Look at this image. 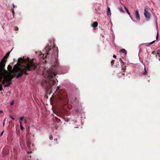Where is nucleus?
Returning <instances> with one entry per match:
<instances>
[{"label": "nucleus", "instance_id": "obj_1", "mask_svg": "<svg viewBox=\"0 0 160 160\" xmlns=\"http://www.w3.org/2000/svg\"><path fill=\"white\" fill-rule=\"evenodd\" d=\"M20 63H17L15 65L13 70V72H18L16 76V78L21 77L23 74L28 75V72L36 70L37 68L38 64L32 61H28L25 64L19 67Z\"/></svg>", "mask_w": 160, "mask_h": 160}, {"label": "nucleus", "instance_id": "obj_2", "mask_svg": "<svg viewBox=\"0 0 160 160\" xmlns=\"http://www.w3.org/2000/svg\"><path fill=\"white\" fill-rule=\"evenodd\" d=\"M42 74L47 78L45 81L42 82L41 84L42 86L46 89H48L49 87L55 85L56 82L55 77L56 74L49 69H45L43 71Z\"/></svg>", "mask_w": 160, "mask_h": 160}, {"label": "nucleus", "instance_id": "obj_3", "mask_svg": "<svg viewBox=\"0 0 160 160\" xmlns=\"http://www.w3.org/2000/svg\"><path fill=\"white\" fill-rule=\"evenodd\" d=\"M1 69L0 75H5L7 79H6L7 81L9 80L12 81V79L13 78L16 76L15 74H11V73H12V72H8V71L5 70V68Z\"/></svg>", "mask_w": 160, "mask_h": 160}, {"label": "nucleus", "instance_id": "obj_4", "mask_svg": "<svg viewBox=\"0 0 160 160\" xmlns=\"http://www.w3.org/2000/svg\"><path fill=\"white\" fill-rule=\"evenodd\" d=\"M45 50L46 51V55H45V58H46L49 54H51V52H52L51 57L52 58H53L54 56L56 55L57 54V48H56L55 47H52V49L50 47H46L45 48Z\"/></svg>", "mask_w": 160, "mask_h": 160}, {"label": "nucleus", "instance_id": "obj_5", "mask_svg": "<svg viewBox=\"0 0 160 160\" xmlns=\"http://www.w3.org/2000/svg\"><path fill=\"white\" fill-rule=\"evenodd\" d=\"M10 53V52H8L4 57L2 58L0 62V68H5L7 59Z\"/></svg>", "mask_w": 160, "mask_h": 160}, {"label": "nucleus", "instance_id": "obj_6", "mask_svg": "<svg viewBox=\"0 0 160 160\" xmlns=\"http://www.w3.org/2000/svg\"><path fill=\"white\" fill-rule=\"evenodd\" d=\"M148 8H145L144 9V14L147 20H148L150 19L151 15V13L148 12Z\"/></svg>", "mask_w": 160, "mask_h": 160}, {"label": "nucleus", "instance_id": "obj_7", "mask_svg": "<svg viewBox=\"0 0 160 160\" xmlns=\"http://www.w3.org/2000/svg\"><path fill=\"white\" fill-rule=\"evenodd\" d=\"M32 61L33 62H34L33 61V60H29V59H28V60H26L25 59H23L22 58H19L18 59L17 63H20V65L22 63V62H25V64H26V63L28 61Z\"/></svg>", "mask_w": 160, "mask_h": 160}, {"label": "nucleus", "instance_id": "obj_8", "mask_svg": "<svg viewBox=\"0 0 160 160\" xmlns=\"http://www.w3.org/2000/svg\"><path fill=\"white\" fill-rule=\"evenodd\" d=\"M26 143L27 146L29 149L31 147V141L30 140V139L29 138H27L26 139Z\"/></svg>", "mask_w": 160, "mask_h": 160}, {"label": "nucleus", "instance_id": "obj_9", "mask_svg": "<svg viewBox=\"0 0 160 160\" xmlns=\"http://www.w3.org/2000/svg\"><path fill=\"white\" fill-rule=\"evenodd\" d=\"M136 14V19L138 21L140 20V15L139 14L138 11V10H136L135 11Z\"/></svg>", "mask_w": 160, "mask_h": 160}, {"label": "nucleus", "instance_id": "obj_10", "mask_svg": "<svg viewBox=\"0 0 160 160\" xmlns=\"http://www.w3.org/2000/svg\"><path fill=\"white\" fill-rule=\"evenodd\" d=\"M12 66H11L10 65H9L8 66V71H9L8 72H12Z\"/></svg>", "mask_w": 160, "mask_h": 160}, {"label": "nucleus", "instance_id": "obj_11", "mask_svg": "<svg viewBox=\"0 0 160 160\" xmlns=\"http://www.w3.org/2000/svg\"><path fill=\"white\" fill-rule=\"evenodd\" d=\"M120 51L124 54L125 55L127 54V52L126 50L124 49H121L120 50Z\"/></svg>", "mask_w": 160, "mask_h": 160}, {"label": "nucleus", "instance_id": "obj_12", "mask_svg": "<svg viewBox=\"0 0 160 160\" xmlns=\"http://www.w3.org/2000/svg\"><path fill=\"white\" fill-rule=\"evenodd\" d=\"M5 79L6 80V82H7L6 84L8 85L9 86L12 84V83L11 82V81L8 80L7 81V80L6 79H8L6 78V79Z\"/></svg>", "mask_w": 160, "mask_h": 160}, {"label": "nucleus", "instance_id": "obj_13", "mask_svg": "<svg viewBox=\"0 0 160 160\" xmlns=\"http://www.w3.org/2000/svg\"><path fill=\"white\" fill-rule=\"evenodd\" d=\"M111 12L110 11V8L108 7L107 10V14L108 15H109L111 14Z\"/></svg>", "mask_w": 160, "mask_h": 160}, {"label": "nucleus", "instance_id": "obj_14", "mask_svg": "<svg viewBox=\"0 0 160 160\" xmlns=\"http://www.w3.org/2000/svg\"><path fill=\"white\" fill-rule=\"evenodd\" d=\"M98 25V23L97 22H95L92 24V27L93 28H95L97 27Z\"/></svg>", "mask_w": 160, "mask_h": 160}, {"label": "nucleus", "instance_id": "obj_15", "mask_svg": "<svg viewBox=\"0 0 160 160\" xmlns=\"http://www.w3.org/2000/svg\"><path fill=\"white\" fill-rule=\"evenodd\" d=\"M124 8L125 9L127 12L130 16V12H129V11L128 10V8H126V7H125V6H124Z\"/></svg>", "mask_w": 160, "mask_h": 160}, {"label": "nucleus", "instance_id": "obj_16", "mask_svg": "<svg viewBox=\"0 0 160 160\" xmlns=\"http://www.w3.org/2000/svg\"><path fill=\"white\" fill-rule=\"evenodd\" d=\"M118 9L120 12H123V13L124 12L123 10V9L122 7H119L118 8Z\"/></svg>", "mask_w": 160, "mask_h": 160}, {"label": "nucleus", "instance_id": "obj_17", "mask_svg": "<svg viewBox=\"0 0 160 160\" xmlns=\"http://www.w3.org/2000/svg\"><path fill=\"white\" fill-rule=\"evenodd\" d=\"M155 41H152V42L149 43L148 44H147L146 45V46H149L150 45H151L153 43L155 42Z\"/></svg>", "mask_w": 160, "mask_h": 160}, {"label": "nucleus", "instance_id": "obj_18", "mask_svg": "<svg viewBox=\"0 0 160 160\" xmlns=\"http://www.w3.org/2000/svg\"><path fill=\"white\" fill-rule=\"evenodd\" d=\"M148 72L146 70L145 68H144V72L143 73V74L144 75H147Z\"/></svg>", "mask_w": 160, "mask_h": 160}, {"label": "nucleus", "instance_id": "obj_19", "mask_svg": "<svg viewBox=\"0 0 160 160\" xmlns=\"http://www.w3.org/2000/svg\"><path fill=\"white\" fill-rule=\"evenodd\" d=\"M20 129L21 130H23L24 129L22 125V122H20Z\"/></svg>", "mask_w": 160, "mask_h": 160}, {"label": "nucleus", "instance_id": "obj_20", "mask_svg": "<svg viewBox=\"0 0 160 160\" xmlns=\"http://www.w3.org/2000/svg\"><path fill=\"white\" fill-rule=\"evenodd\" d=\"M3 90V88L2 87V84L0 83V91H1Z\"/></svg>", "mask_w": 160, "mask_h": 160}, {"label": "nucleus", "instance_id": "obj_21", "mask_svg": "<svg viewBox=\"0 0 160 160\" xmlns=\"http://www.w3.org/2000/svg\"><path fill=\"white\" fill-rule=\"evenodd\" d=\"M114 61H115L114 60H112L111 61V64L112 66H113V65L114 64Z\"/></svg>", "mask_w": 160, "mask_h": 160}, {"label": "nucleus", "instance_id": "obj_22", "mask_svg": "<svg viewBox=\"0 0 160 160\" xmlns=\"http://www.w3.org/2000/svg\"><path fill=\"white\" fill-rule=\"evenodd\" d=\"M24 119V117H21L19 118V121H21L22 120Z\"/></svg>", "mask_w": 160, "mask_h": 160}, {"label": "nucleus", "instance_id": "obj_23", "mask_svg": "<svg viewBox=\"0 0 160 160\" xmlns=\"http://www.w3.org/2000/svg\"><path fill=\"white\" fill-rule=\"evenodd\" d=\"M12 13L13 15V17H14V9L13 8L12 9Z\"/></svg>", "mask_w": 160, "mask_h": 160}, {"label": "nucleus", "instance_id": "obj_24", "mask_svg": "<svg viewBox=\"0 0 160 160\" xmlns=\"http://www.w3.org/2000/svg\"><path fill=\"white\" fill-rule=\"evenodd\" d=\"M14 28H15V30L16 31H18V28L17 27H14Z\"/></svg>", "mask_w": 160, "mask_h": 160}, {"label": "nucleus", "instance_id": "obj_25", "mask_svg": "<svg viewBox=\"0 0 160 160\" xmlns=\"http://www.w3.org/2000/svg\"><path fill=\"white\" fill-rule=\"evenodd\" d=\"M119 61L121 63H123V64H124V62H123L121 58H120Z\"/></svg>", "mask_w": 160, "mask_h": 160}, {"label": "nucleus", "instance_id": "obj_26", "mask_svg": "<svg viewBox=\"0 0 160 160\" xmlns=\"http://www.w3.org/2000/svg\"><path fill=\"white\" fill-rule=\"evenodd\" d=\"M14 104V102L13 101H12V102H11L10 103V104L11 106L12 105Z\"/></svg>", "mask_w": 160, "mask_h": 160}, {"label": "nucleus", "instance_id": "obj_27", "mask_svg": "<svg viewBox=\"0 0 160 160\" xmlns=\"http://www.w3.org/2000/svg\"><path fill=\"white\" fill-rule=\"evenodd\" d=\"M9 87V86H8V85H7V84H6V85H5L4 86V88L7 87Z\"/></svg>", "mask_w": 160, "mask_h": 160}, {"label": "nucleus", "instance_id": "obj_28", "mask_svg": "<svg viewBox=\"0 0 160 160\" xmlns=\"http://www.w3.org/2000/svg\"><path fill=\"white\" fill-rule=\"evenodd\" d=\"M9 87V86H8V85H7V84H6V85H5L4 86V88L7 87Z\"/></svg>", "mask_w": 160, "mask_h": 160}, {"label": "nucleus", "instance_id": "obj_29", "mask_svg": "<svg viewBox=\"0 0 160 160\" xmlns=\"http://www.w3.org/2000/svg\"><path fill=\"white\" fill-rule=\"evenodd\" d=\"M10 118H11L12 120H14V118L13 117H12V116H10Z\"/></svg>", "mask_w": 160, "mask_h": 160}, {"label": "nucleus", "instance_id": "obj_30", "mask_svg": "<svg viewBox=\"0 0 160 160\" xmlns=\"http://www.w3.org/2000/svg\"><path fill=\"white\" fill-rule=\"evenodd\" d=\"M3 133V131L0 134V136H2V134Z\"/></svg>", "mask_w": 160, "mask_h": 160}, {"label": "nucleus", "instance_id": "obj_31", "mask_svg": "<svg viewBox=\"0 0 160 160\" xmlns=\"http://www.w3.org/2000/svg\"><path fill=\"white\" fill-rule=\"evenodd\" d=\"M113 57L114 58H116V56L115 55H113Z\"/></svg>", "mask_w": 160, "mask_h": 160}, {"label": "nucleus", "instance_id": "obj_32", "mask_svg": "<svg viewBox=\"0 0 160 160\" xmlns=\"http://www.w3.org/2000/svg\"><path fill=\"white\" fill-rule=\"evenodd\" d=\"M158 33L157 34V36H156V39H158Z\"/></svg>", "mask_w": 160, "mask_h": 160}, {"label": "nucleus", "instance_id": "obj_33", "mask_svg": "<svg viewBox=\"0 0 160 160\" xmlns=\"http://www.w3.org/2000/svg\"><path fill=\"white\" fill-rule=\"evenodd\" d=\"M122 70H123V72H125L126 70V68L124 69L123 68H122Z\"/></svg>", "mask_w": 160, "mask_h": 160}, {"label": "nucleus", "instance_id": "obj_34", "mask_svg": "<svg viewBox=\"0 0 160 160\" xmlns=\"http://www.w3.org/2000/svg\"><path fill=\"white\" fill-rule=\"evenodd\" d=\"M12 6H13V8H15V5H14V4H12Z\"/></svg>", "mask_w": 160, "mask_h": 160}, {"label": "nucleus", "instance_id": "obj_35", "mask_svg": "<svg viewBox=\"0 0 160 160\" xmlns=\"http://www.w3.org/2000/svg\"><path fill=\"white\" fill-rule=\"evenodd\" d=\"M24 122L25 123H26L27 122V120H24Z\"/></svg>", "mask_w": 160, "mask_h": 160}, {"label": "nucleus", "instance_id": "obj_36", "mask_svg": "<svg viewBox=\"0 0 160 160\" xmlns=\"http://www.w3.org/2000/svg\"><path fill=\"white\" fill-rule=\"evenodd\" d=\"M50 139L51 140H52V139H53L52 137L51 136V137H50Z\"/></svg>", "mask_w": 160, "mask_h": 160}, {"label": "nucleus", "instance_id": "obj_37", "mask_svg": "<svg viewBox=\"0 0 160 160\" xmlns=\"http://www.w3.org/2000/svg\"><path fill=\"white\" fill-rule=\"evenodd\" d=\"M54 140H55V141H57V138H56V139H54Z\"/></svg>", "mask_w": 160, "mask_h": 160}, {"label": "nucleus", "instance_id": "obj_38", "mask_svg": "<svg viewBox=\"0 0 160 160\" xmlns=\"http://www.w3.org/2000/svg\"><path fill=\"white\" fill-rule=\"evenodd\" d=\"M18 131L17 132L16 131V133H17V135L18 134Z\"/></svg>", "mask_w": 160, "mask_h": 160}, {"label": "nucleus", "instance_id": "obj_39", "mask_svg": "<svg viewBox=\"0 0 160 160\" xmlns=\"http://www.w3.org/2000/svg\"><path fill=\"white\" fill-rule=\"evenodd\" d=\"M122 75L123 76H124V73H122Z\"/></svg>", "mask_w": 160, "mask_h": 160}, {"label": "nucleus", "instance_id": "obj_40", "mask_svg": "<svg viewBox=\"0 0 160 160\" xmlns=\"http://www.w3.org/2000/svg\"><path fill=\"white\" fill-rule=\"evenodd\" d=\"M2 112V111L0 110V112Z\"/></svg>", "mask_w": 160, "mask_h": 160}, {"label": "nucleus", "instance_id": "obj_41", "mask_svg": "<svg viewBox=\"0 0 160 160\" xmlns=\"http://www.w3.org/2000/svg\"><path fill=\"white\" fill-rule=\"evenodd\" d=\"M121 65H124V64H123V63H121Z\"/></svg>", "mask_w": 160, "mask_h": 160}, {"label": "nucleus", "instance_id": "obj_42", "mask_svg": "<svg viewBox=\"0 0 160 160\" xmlns=\"http://www.w3.org/2000/svg\"><path fill=\"white\" fill-rule=\"evenodd\" d=\"M160 55V53H159ZM159 61H160V58L159 59Z\"/></svg>", "mask_w": 160, "mask_h": 160}, {"label": "nucleus", "instance_id": "obj_43", "mask_svg": "<svg viewBox=\"0 0 160 160\" xmlns=\"http://www.w3.org/2000/svg\"><path fill=\"white\" fill-rule=\"evenodd\" d=\"M157 54H158V55L159 54V52H158V53H157Z\"/></svg>", "mask_w": 160, "mask_h": 160}, {"label": "nucleus", "instance_id": "obj_44", "mask_svg": "<svg viewBox=\"0 0 160 160\" xmlns=\"http://www.w3.org/2000/svg\"><path fill=\"white\" fill-rule=\"evenodd\" d=\"M43 55V56L44 57V55L43 54L42 55Z\"/></svg>", "mask_w": 160, "mask_h": 160}]
</instances>
